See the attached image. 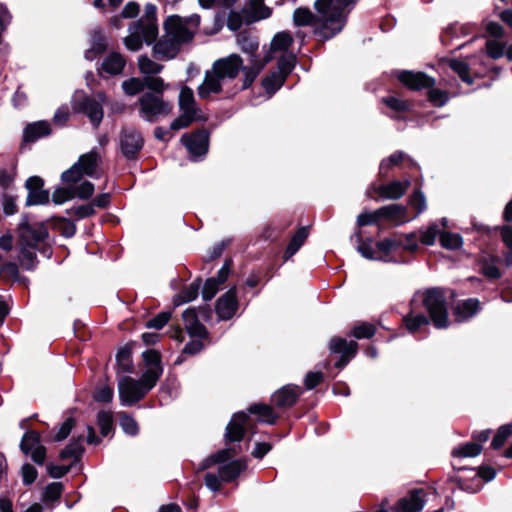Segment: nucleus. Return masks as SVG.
I'll return each instance as SVG.
<instances>
[{
    "label": "nucleus",
    "mask_w": 512,
    "mask_h": 512,
    "mask_svg": "<svg viewBox=\"0 0 512 512\" xmlns=\"http://www.w3.org/2000/svg\"><path fill=\"white\" fill-rule=\"evenodd\" d=\"M357 0H317L314 4L317 14L307 8H297L293 13L296 26H315V33L323 40H329L342 31L346 24L350 5Z\"/></svg>",
    "instance_id": "nucleus-1"
},
{
    "label": "nucleus",
    "mask_w": 512,
    "mask_h": 512,
    "mask_svg": "<svg viewBox=\"0 0 512 512\" xmlns=\"http://www.w3.org/2000/svg\"><path fill=\"white\" fill-rule=\"evenodd\" d=\"M247 64L238 54H230L213 62L205 72L203 82L198 86L197 93L201 99H209L213 94L223 91V86L237 78L240 71L244 74Z\"/></svg>",
    "instance_id": "nucleus-2"
},
{
    "label": "nucleus",
    "mask_w": 512,
    "mask_h": 512,
    "mask_svg": "<svg viewBox=\"0 0 512 512\" xmlns=\"http://www.w3.org/2000/svg\"><path fill=\"white\" fill-rule=\"evenodd\" d=\"M231 451V449L220 450L209 456L200 465L201 469H207L214 464H220L217 473L209 472L205 475V485L212 492H218L222 483L233 481L246 469V463L243 460L227 462L232 457Z\"/></svg>",
    "instance_id": "nucleus-3"
},
{
    "label": "nucleus",
    "mask_w": 512,
    "mask_h": 512,
    "mask_svg": "<svg viewBox=\"0 0 512 512\" xmlns=\"http://www.w3.org/2000/svg\"><path fill=\"white\" fill-rule=\"evenodd\" d=\"M236 42L239 49L247 55V67L244 69V79H242V89H247L272 60L273 56L270 52L260 53L257 37L248 32H240L236 37Z\"/></svg>",
    "instance_id": "nucleus-4"
},
{
    "label": "nucleus",
    "mask_w": 512,
    "mask_h": 512,
    "mask_svg": "<svg viewBox=\"0 0 512 512\" xmlns=\"http://www.w3.org/2000/svg\"><path fill=\"white\" fill-rule=\"evenodd\" d=\"M352 239L357 243V251L364 258L374 261L390 262L389 254L399 247L409 251H415L418 248L414 234L406 236V242L396 237L386 238L377 242L376 248L373 247V240L370 238L363 240L360 232H355Z\"/></svg>",
    "instance_id": "nucleus-5"
},
{
    "label": "nucleus",
    "mask_w": 512,
    "mask_h": 512,
    "mask_svg": "<svg viewBox=\"0 0 512 512\" xmlns=\"http://www.w3.org/2000/svg\"><path fill=\"white\" fill-rule=\"evenodd\" d=\"M156 12V6L149 3L145 6L144 16L130 24L129 33L124 38V44L128 50L138 51L144 42L150 45L156 40L158 36Z\"/></svg>",
    "instance_id": "nucleus-6"
},
{
    "label": "nucleus",
    "mask_w": 512,
    "mask_h": 512,
    "mask_svg": "<svg viewBox=\"0 0 512 512\" xmlns=\"http://www.w3.org/2000/svg\"><path fill=\"white\" fill-rule=\"evenodd\" d=\"M178 105L181 114L170 124V128L173 131H178L188 127L193 122L203 121L206 119L195 100L193 90L187 86L180 90Z\"/></svg>",
    "instance_id": "nucleus-7"
},
{
    "label": "nucleus",
    "mask_w": 512,
    "mask_h": 512,
    "mask_svg": "<svg viewBox=\"0 0 512 512\" xmlns=\"http://www.w3.org/2000/svg\"><path fill=\"white\" fill-rule=\"evenodd\" d=\"M447 291L440 288L428 289L423 296V304L429 313L430 320L437 329L449 326Z\"/></svg>",
    "instance_id": "nucleus-8"
},
{
    "label": "nucleus",
    "mask_w": 512,
    "mask_h": 512,
    "mask_svg": "<svg viewBox=\"0 0 512 512\" xmlns=\"http://www.w3.org/2000/svg\"><path fill=\"white\" fill-rule=\"evenodd\" d=\"M398 79L412 90L431 88L428 91V97L430 102L435 106L441 107L448 102L449 97L447 93L440 89L433 88L435 80L422 72L402 71L399 73Z\"/></svg>",
    "instance_id": "nucleus-9"
},
{
    "label": "nucleus",
    "mask_w": 512,
    "mask_h": 512,
    "mask_svg": "<svg viewBox=\"0 0 512 512\" xmlns=\"http://www.w3.org/2000/svg\"><path fill=\"white\" fill-rule=\"evenodd\" d=\"M101 160V155L96 148L81 155L76 163L68 170L64 171L61 179L64 183L80 182L84 175L98 178L97 169Z\"/></svg>",
    "instance_id": "nucleus-10"
},
{
    "label": "nucleus",
    "mask_w": 512,
    "mask_h": 512,
    "mask_svg": "<svg viewBox=\"0 0 512 512\" xmlns=\"http://www.w3.org/2000/svg\"><path fill=\"white\" fill-rule=\"evenodd\" d=\"M199 24V15L193 14L186 18L170 15L166 18L163 25L167 37H173L183 44L192 40Z\"/></svg>",
    "instance_id": "nucleus-11"
},
{
    "label": "nucleus",
    "mask_w": 512,
    "mask_h": 512,
    "mask_svg": "<svg viewBox=\"0 0 512 512\" xmlns=\"http://www.w3.org/2000/svg\"><path fill=\"white\" fill-rule=\"evenodd\" d=\"M139 116L147 122H156L160 117L171 114L173 105L163 99L160 94L144 93L139 98Z\"/></svg>",
    "instance_id": "nucleus-12"
},
{
    "label": "nucleus",
    "mask_w": 512,
    "mask_h": 512,
    "mask_svg": "<svg viewBox=\"0 0 512 512\" xmlns=\"http://www.w3.org/2000/svg\"><path fill=\"white\" fill-rule=\"evenodd\" d=\"M142 375L139 380L129 376H123L118 380V393L122 406H133L152 389Z\"/></svg>",
    "instance_id": "nucleus-13"
},
{
    "label": "nucleus",
    "mask_w": 512,
    "mask_h": 512,
    "mask_svg": "<svg viewBox=\"0 0 512 512\" xmlns=\"http://www.w3.org/2000/svg\"><path fill=\"white\" fill-rule=\"evenodd\" d=\"M48 237V230L43 223H30L27 216H23L18 226V242L40 248Z\"/></svg>",
    "instance_id": "nucleus-14"
},
{
    "label": "nucleus",
    "mask_w": 512,
    "mask_h": 512,
    "mask_svg": "<svg viewBox=\"0 0 512 512\" xmlns=\"http://www.w3.org/2000/svg\"><path fill=\"white\" fill-rule=\"evenodd\" d=\"M107 101V96L99 92L95 97H85L75 104V109L84 113L90 120L94 128H98L103 120V104Z\"/></svg>",
    "instance_id": "nucleus-15"
},
{
    "label": "nucleus",
    "mask_w": 512,
    "mask_h": 512,
    "mask_svg": "<svg viewBox=\"0 0 512 512\" xmlns=\"http://www.w3.org/2000/svg\"><path fill=\"white\" fill-rule=\"evenodd\" d=\"M20 449L24 454L30 455L36 464H44L46 449L40 442L39 434L35 431H28L23 435Z\"/></svg>",
    "instance_id": "nucleus-16"
},
{
    "label": "nucleus",
    "mask_w": 512,
    "mask_h": 512,
    "mask_svg": "<svg viewBox=\"0 0 512 512\" xmlns=\"http://www.w3.org/2000/svg\"><path fill=\"white\" fill-rule=\"evenodd\" d=\"M143 138L139 131L125 127L120 134V149L127 159H132L143 147Z\"/></svg>",
    "instance_id": "nucleus-17"
},
{
    "label": "nucleus",
    "mask_w": 512,
    "mask_h": 512,
    "mask_svg": "<svg viewBox=\"0 0 512 512\" xmlns=\"http://www.w3.org/2000/svg\"><path fill=\"white\" fill-rule=\"evenodd\" d=\"M193 159L204 156L208 151L209 137L206 131H197L192 134H185L181 138Z\"/></svg>",
    "instance_id": "nucleus-18"
},
{
    "label": "nucleus",
    "mask_w": 512,
    "mask_h": 512,
    "mask_svg": "<svg viewBox=\"0 0 512 512\" xmlns=\"http://www.w3.org/2000/svg\"><path fill=\"white\" fill-rule=\"evenodd\" d=\"M358 344L355 341H347L344 338L334 337L330 340L329 349L332 353H340L341 357L335 366L343 368L357 352Z\"/></svg>",
    "instance_id": "nucleus-19"
},
{
    "label": "nucleus",
    "mask_w": 512,
    "mask_h": 512,
    "mask_svg": "<svg viewBox=\"0 0 512 512\" xmlns=\"http://www.w3.org/2000/svg\"><path fill=\"white\" fill-rule=\"evenodd\" d=\"M142 356L147 367L142 375L145 376L149 386L154 387L163 373L160 353L151 349L143 352Z\"/></svg>",
    "instance_id": "nucleus-20"
},
{
    "label": "nucleus",
    "mask_w": 512,
    "mask_h": 512,
    "mask_svg": "<svg viewBox=\"0 0 512 512\" xmlns=\"http://www.w3.org/2000/svg\"><path fill=\"white\" fill-rule=\"evenodd\" d=\"M43 180L38 176H32L26 181V188L28 195L26 199V205H42L49 201V192L43 189Z\"/></svg>",
    "instance_id": "nucleus-21"
},
{
    "label": "nucleus",
    "mask_w": 512,
    "mask_h": 512,
    "mask_svg": "<svg viewBox=\"0 0 512 512\" xmlns=\"http://www.w3.org/2000/svg\"><path fill=\"white\" fill-rule=\"evenodd\" d=\"M238 309L236 288L229 289L216 304V313L221 320L231 319Z\"/></svg>",
    "instance_id": "nucleus-22"
},
{
    "label": "nucleus",
    "mask_w": 512,
    "mask_h": 512,
    "mask_svg": "<svg viewBox=\"0 0 512 512\" xmlns=\"http://www.w3.org/2000/svg\"><path fill=\"white\" fill-rule=\"evenodd\" d=\"M182 43L173 37H167L165 32L162 39L153 47V54L158 60H170L174 58Z\"/></svg>",
    "instance_id": "nucleus-23"
},
{
    "label": "nucleus",
    "mask_w": 512,
    "mask_h": 512,
    "mask_svg": "<svg viewBox=\"0 0 512 512\" xmlns=\"http://www.w3.org/2000/svg\"><path fill=\"white\" fill-rule=\"evenodd\" d=\"M247 423V414L244 412L235 413L226 427V440L230 442L241 441L244 436Z\"/></svg>",
    "instance_id": "nucleus-24"
},
{
    "label": "nucleus",
    "mask_w": 512,
    "mask_h": 512,
    "mask_svg": "<svg viewBox=\"0 0 512 512\" xmlns=\"http://www.w3.org/2000/svg\"><path fill=\"white\" fill-rule=\"evenodd\" d=\"M422 489L412 490L406 497L400 499L394 508L395 512H419L425 505Z\"/></svg>",
    "instance_id": "nucleus-25"
},
{
    "label": "nucleus",
    "mask_w": 512,
    "mask_h": 512,
    "mask_svg": "<svg viewBox=\"0 0 512 512\" xmlns=\"http://www.w3.org/2000/svg\"><path fill=\"white\" fill-rule=\"evenodd\" d=\"M300 394L299 386L286 385L272 395L271 401L276 407L288 408L296 402Z\"/></svg>",
    "instance_id": "nucleus-26"
},
{
    "label": "nucleus",
    "mask_w": 512,
    "mask_h": 512,
    "mask_svg": "<svg viewBox=\"0 0 512 512\" xmlns=\"http://www.w3.org/2000/svg\"><path fill=\"white\" fill-rule=\"evenodd\" d=\"M107 49V38L104 31L96 28L90 33V48L84 53V57L88 61H93Z\"/></svg>",
    "instance_id": "nucleus-27"
},
{
    "label": "nucleus",
    "mask_w": 512,
    "mask_h": 512,
    "mask_svg": "<svg viewBox=\"0 0 512 512\" xmlns=\"http://www.w3.org/2000/svg\"><path fill=\"white\" fill-rule=\"evenodd\" d=\"M183 321L185 329L191 337L205 338L207 330L205 326L199 321L197 310L188 308L183 312Z\"/></svg>",
    "instance_id": "nucleus-28"
},
{
    "label": "nucleus",
    "mask_w": 512,
    "mask_h": 512,
    "mask_svg": "<svg viewBox=\"0 0 512 512\" xmlns=\"http://www.w3.org/2000/svg\"><path fill=\"white\" fill-rule=\"evenodd\" d=\"M479 311V300L470 298L457 303L453 309V314L457 322H465L475 316Z\"/></svg>",
    "instance_id": "nucleus-29"
},
{
    "label": "nucleus",
    "mask_w": 512,
    "mask_h": 512,
    "mask_svg": "<svg viewBox=\"0 0 512 512\" xmlns=\"http://www.w3.org/2000/svg\"><path fill=\"white\" fill-rule=\"evenodd\" d=\"M411 182L409 179L404 181H392L388 184L381 185L377 188L379 195L385 199L396 200L401 198L406 190L410 187Z\"/></svg>",
    "instance_id": "nucleus-30"
},
{
    "label": "nucleus",
    "mask_w": 512,
    "mask_h": 512,
    "mask_svg": "<svg viewBox=\"0 0 512 512\" xmlns=\"http://www.w3.org/2000/svg\"><path fill=\"white\" fill-rule=\"evenodd\" d=\"M18 261L26 270H33L37 266L38 260L36 251L40 248L32 247L21 242H17Z\"/></svg>",
    "instance_id": "nucleus-31"
},
{
    "label": "nucleus",
    "mask_w": 512,
    "mask_h": 512,
    "mask_svg": "<svg viewBox=\"0 0 512 512\" xmlns=\"http://www.w3.org/2000/svg\"><path fill=\"white\" fill-rule=\"evenodd\" d=\"M406 207L399 204H390L377 209L380 218H386L395 222L397 225L403 224L406 219Z\"/></svg>",
    "instance_id": "nucleus-32"
},
{
    "label": "nucleus",
    "mask_w": 512,
    "mask_h": 512,
    "mask_svg": "<svg viewBox=\"0 0 512 512\" xmlns=\"http://www.w3.org/2000/svg\"><path fill=\"white\" fill-rule=\"evenodd\" d=\"M50 132L51 128L48 122L38 121L26 126L23 138L25 142H34L41 137L49 135Z\"/></svg>",
    "instance_id": "nucleus-33"
},
{
    "label": "nucleus",
    "mask_w": 512,
    "mask_h": 512,
    "mask_svg": "<svg viewBox=\"0 0 512 512\" xmlns=\"http://www.w3.org/2000/svg\"><path fill=\"white\" fill-rule=\"evenodd\" d=\"M125 64L126 61L121 54L112 52L103 60L101 70L109 75H119L122 73Z\"/></svg>",
    "instance_id": "nucleus-34"
},
{
    "label": "nucleus",
    "mask_w": 512,
    "mask_h": 512,
    "mask_svg": "<svg viewBox=\"0 0 512 512\" xmlns=\"http://www.w3.org/2000/svg\"><path fill=\"white\" fill-rule=\"evenodd\" d=\"M407 160L409 162V166L413 167L416 166V163L404 152L397 151L390 155L388 158H385L381 161L379 172L381 175H386V173L391 169L392 167L398 166L400 162Z\"/></svg>",
    "instance_id": "nucleus-35"
},
{
    "label": "nucleus",
    "mask_w": 512,
    "mask_h": 512,
    "mask_svg": "<svg viewBox=\"0 0 512 512\" xmlns=\"http://www.w3.org/2000/svg\"><path fill=\"white\" fill-rule=\"evenodd\" d=\"M251 414L258 415V421L266 424H274L278 416L273 409L265 404H253L248 408Z\"/></svg>",
    "instance_id": "nucleus-36"
},
{
    "label": "nucleus",
    "mask_w": 512,
    "mask_h": 512,
    "mask_svg": "<svg viewBox=\"0 0 512 512\" xmlns=\"http://www.w3.org/2000/svg\"><path fill=\"white\" fill-rule=\"evenodd\" d=\"M308 237V230L305 227L300 228L295 235L291 238L288 247L284 253V260L287 261L291 258L303 245Z\"/></svg>",
    "instance_id": "nucleus-37"
},
{
    "label": "nucleus",
    "mask_w": 512,
    "mask_h": 512,
    "mask_svg": "<svg viewBox=\"0 0 512 512\" xmlns=\"http://www.w3.org/2000/svg\"><path fill=\"white\" fill-rule=\"evenodd\" d=\"M445 64L453 70L463 82L469 85L473 84V78L469 75V65L466 62L457 59H449Z\"/></svg>",
    "instance_id": "nucleus-38"
},
{
    "label": "nucleus",
    "mask_w": 512,
    "mask_h": 512,
    "mask_svg": "<svg viewBox=\"0 0 512 512\" xmlns=\"http://www.w3.org/2000/svg\"><path fill=\"white\" fill-rule=\"evenodd\" d=\"M285 79L281 73L272 72L262 80V87L271 97L278 89L282 87Z\"/></svg>",
    "instance_id": "nucleus-39"
},
{
    "label": "nucleus",
    "mask_w": 512,
    "mask_h": 512,
    "mask_svg": "<svg viewBox=\"0 0 512 512\" xmlns=\"http://www.w3.org/2000/svg\"><path fill=\"white\" fill-rule=\"evenodd\" d=\"M482 451V446L475 442L466 443L455 447L452 450V456L456 458H466L478 456Z\"/></svg>",
    "instance_id": "nucleus-40"
},
{
    "label": "nucleus",
    "mask_w": 512,
    "mask_h": 512,
    "mask_svg": "<svg viewBox=\"0 0 512 512\" xmlns=\"http://www.w3.org/2000/svg\"><path fill=\"white\" fill-rule=\"evenodd\" d=\"M499 259L494 256L485 257L481 263V271L483 275L489 279H499L501 272L497 267Z\"/></svg>",
    "instance_id": "nucleus-41"
},
{
    "label": "nucleus",
    "mask_w": 512,
    "mask_h": 512,
    "mask_svg": "<svg viewBox=\"0 0 512 512\" xmlns=\"http://www.w3.org/2000/svg\"><path fill=\"white\" fill-rule=\"evenodd\" d=\"M293 38L290 33L288 32H279L277 33L270 44V52H277V51H286L292 44Z\"/></svg>",
    "instance_id": "nucleus-42"
},
{
    "label": "nucleus",
    "mask_w": 512,
    "mask_h": 512,
    "mask_svg": "<svg viewBox=\"0 0 512 512\" xmlns=\"http://www.w3.org/2000/svg\"><path fill=\"white\" fill-rule=\"evenodd\" d=\"M82 436L73 438L71 442L61 451L60 457L62 459L78 458L84 451Z\"/></svg>",
    "instance_id": "nucleus-43"
},
{
    "label": "nucleus",
    "mask_w": 512,
    "mask_h": 512,
    "mask_svg": "<svg viewBox=\"0 0 512 512\" xmlns=\"http://www.w3.org/2000/svg\"><path fill=\"white\" fill-rule=\"evenodd\" d=\"M73 189L74 198L77 197L82 200L89 199L94 193V185L90 181H83L78 184L70 183Z\"/></svg>",
    "instance_id": "nucleus-44"
},
{
    "label": "nucleus",
    "mask_w": 512,
    "mask_h": 512,
    "mask_svg": "<svg viewBox=\"0 0 512 512\" xmlns=\"http://www.w3.org/2000/svg\"><path fill=\"white\" fill-rule=\"evenodd\" d=\"M138 67L142 74L154 75L161 72L163 66L151 60L147 56H140L138 59Z\"/></svg>",
    "instance_id": "nucleus-45"
},
{
    "label": "nucleus",
    "mask_w": 512,
    "mask_h": 512,
    "mask_svg": "<svg viewBox=\"0 0 512 512\" xmlns=\"http://www.w3.org/2000/svg\"><path fill=\"white\" fill-rule=\"evenodd\" d=\"M97 424L100 428L101 435L106 437L113 429V415L110 411H100L97 414Z\"/></svg>",
    "instance_id": "nucleus-46"
},
{
    "label": "nucleus",
    "mask_w": 512,
    "mask_h": 512,
    "mask_svg": "<svg viewBox=\"0 0 512 512\" xmlns=\"http://www.w3.org/2000/svg\"><path fill=\"white\" fill-rule=\"evenodd\" d=\"M440 243L446 249H457L463 244L462 237L457 233L441 232Z\"/></svg>",
    "instance_id": "nucleus-47"
},
{
    "label": "nucleus",
    "mask_w": 512,
    "mask_h": 512,
    "mask_svg": "<svg viewBox=\"0 0 512 512\" xmlns=\"http://www.w3.org/2000/svg\"><path fill=\"white\" fill-rule=\"evenodd\" d=\"M405 325L407 329L414 333L416 332L422 325H427L429 323V319L422 314H414L412 311L409 315L404 318Z\"/></svg>",
    "instance_id": "nucleus-48"
},
{
    "label": "nucleus",
    "mask_w": 512,
    "mask_h": 512,
    "mask_svg": "<svg viewBox=\"0 0 512 512\" xmlns=\"http://www.w3.org/2000/svg\"><path fill=\"white\" fill-rule=\"evenodd\" d=\"M144 88H145L144 79H140V78H136V77L127 79V80L123 81V83H122V89L125 92V94L128 96H134V95L140 93L141 91H143Z\"/></svg>",
    "instance_id": "nucleus-49"
},
{
    "label": "nucleus",
    "mask_w": 512,
    "mask_h": 512,
    "mask_svg": "<svg viewBox=\"0 0 512 512\" xmlns=\"http://www.w3.org/2000/svg\"><path fill=\"white\" fill-rule=\"evenodd\" d=\"M512 435V425L511 424H506V425H503L501 426L496 435L494 436L493 440H492V447L494 449H499L501 448L504 443L506 442V440Z\"/></svg>",
    "instance_id": "nucleus-50"
},
{
    "label": "nucleus",
    "mask_w": 512,
    "mask_h": 512,
    "mask_svg": "<svg viewBox=\"0 0 512 512\" xmlns=\"http://www.w3.org/2000/svg\"><path fill=\"white\" fill-rule=\"evenodd\" d=\"M120 426L130 436H135L139 431L136 420L124 412L120 414Z\"/></svg>",
    "instance_id": "nucleus-51"
},
{
    "label": "nucleus",
    "mask_w": 512,
    "mask_h": 512,
    "mask_svg": "<svg viewBox=\"0 0 512 512\" xmlns=\"http://www.w3.org/2000/svg\"><path fill=\"white\" fill-rule=\"evenodd\" d=\"M74 198L73 189L71 184L67 187H58L54 190L52 194V201L55 204H63L66 201L72 200Z\"/></svg>",
    "instance_id": "nucleus-52"
},
{
    "label": "nucleus",
    "mask_w": 512,
    "mask_h": 512,
    "mask_svg": "<svg viewBox=\"0 0 512 512\" xmlns=\"http://www.w3.org/2000/svg\"><path fill=\"white\" fill-rule=\"evenodd\" d=\"M295 61H296V58L293 54L282 55L278 60V71H276V72L284 75V79H286L287 75L294 68Z\"/></svg>",
    "instance_id": "nucleus-53"
},
{
    "label": "nucleus",
    "mask_w": 512,
    "mask_h": 512,
    "mask_svg": "<svg viewBox=\"0 0 512 512\" xmlns=\"http://www.w3.org/2000/svg\"><path fill=\"white\" fill-rule=\"evenodd\" d=\"M252 5V14L255 20L266 19L271 15V9L265 6L263 0H249Z\"/></svg>",
    "instance_id": "nucleus-54"
},
{
    "label": "nucleus",
    "mask_w": 512,
    "mask_h": 512,
    "mask_svg": "<svg viewBox=\"0 0 512 512\" xmlns=\"http://www.w3.org/2000/svg\"><path fill=\"white\" fill-rule=\"evenodd\" d=\"M118 366L123 372H130L132 370V360L129 348H122L116 355Z\"/></svg>",
    "instance_id": "nucleus-55"
},
{
    "label": "nucleus",
    "mask_w": 512,
    "mask_h": 512,
    "mask_svg": "<svg viewBox=\"0 0 512 512\" xmlns=\"http://www.w3.org/2000/svg\"><path fill=\"white\" fill-rule=\"evenodd\" d=\"M409 204L416 209L415 217L425 211L427 207L426 198L420 190H415L414 193L410 196Z\"/></svg>",
    "instance_id": "nucleus-56"
},
{
    "label": "nucleus",
    "mask_w": 512,
    "mask_h": 512,
    "mask_svg": "<svg viewBox=\"0 0 512 512\" xmlns=\"http://www.w3.org/2000/svg\"><path fill=\"white\" fill-rule=\"evenodd\" d=\"M440 230L437 224H431L427 229L421 231L420 240L425 245H433L437 236L440 237Z\"/></svg>",
    "instance_id": "nucleus-57"
},
{
    "label": "nucleus",
    "mask_w": 512,
    "mask_h": 512,
    "mask_svg": "<svg viewBox=\"0 0 512 512\" xmlns=\"http://www.w3.org/2000/svg\"><path fill=\"white\" fill-rule=\"evenodd\" d=\"M94 213H95V210H94L92 204L73 206L67 210V214H69L71 216H75L78 219H84V218L90 217Z\"/></svg>",
    "instance_id": "nucleus-58"
},
{
    "label": "nucleus",
    "mask_w": 512,
    "mask_h": 512,
    "mask_svg": "<svg viewBox=\"0 0 512 512\" xmlns=\"http://www.w3.org/2000/svg\"><path fill=\"white\" fill-rule=\"evenodd\" d=\"M374 334V326L368 323L356 325L352 330V335L357 339L371 338Z\"/></svg>",
    "instance_id": "nucleus-59"
},
{
    "label": "nucleus",
    "mask_w": 512,
    "mask_h": 512,
    "mask_svg": "<svg viewBox=\"0 0 512 512\" xmlns=\"http://www.w3.org/2000/svg\"><path fill=\"white\" fill-rule=\"evenodd\" d=\"M113 389L107 385H101L94 392V400L100 403H109L113 399Z\"/></svg>",
    "instance_id": "nucleus-60"
},
{
    "label": "nucleus",
    "mask_w": 512,
    "mask_h": 512,
    "mask_svg": "<svg viewBox=\"0 0 512 512\" xmlns=\"http://www.w3.org/2000/svg\"><path fill=\"white\" fill-rule=\"evenodd\" d=\"M198 291H199V284L192 283L178 295L179 301L177 302V304H182V303L193 301L198 296Z\"/></svg>",
    "instance_id": "nucleus-61"
},
{
    "label": "nucleus",
    "mask_w": 512,
    "mask_h": 512,
    "mask_svg": "<svg viewBox=\"0 0 512 512\" xmlns=\"http://www.w3.org/2000/svg\"><path fill=\"white\" fill-rule=\"evenodd\" d=\"M486 49L491 58L498 59L504 55L505 45L496 40H488L486 43Z\"/></svg>",
    "instance_id": "nucleus-62"
},
{
    "label": "nucleus",
    "mask_w": 512,
    "mask_h": 512,
    "mask_svg": "<svg viewBox=\"0 0 512 512\" xmlns=\"http://www.w3.org/2000/svg\"><path fill=\"white\" fill-rule=\"evenodd\" d=\"M220 284L217 282L216 278H209L206 280L203 289L202 296L205 300H211L217 291L219 290Z\"/></svg>",
    "instance_id": "nucleus-63"
},
{
    "label": "nucleus",
    "mask_w": 512,
    "mask_h": 512,
    "mask_svg": "<svg viewBox=\"0 0 512 512\" xmlns=\"http://www.w3.org/2000/svg\"><path fill=\"white\" fill-rule=\"evenodd\" d=\"M62 494V484L58 482L50 483L44 492L45 501H56Z\"/></svg>",
    "instance_id": "nucleus-64"
}]
</instances>
